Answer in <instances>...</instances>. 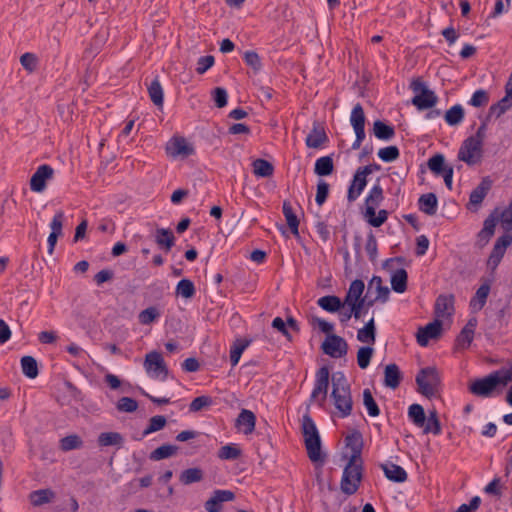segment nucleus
Listing matches in <instances>:
<instances>
[{"label": "nucleus", "instance_id": "obj_51", "mask_svg": "<svg viewBox=\"0 0 512 512\" xmlns=\"http://www.w3.org/2000/svg\"><path fill=\"white\" fill-rule=\"evenodd\" d=\"M202 478L203 472L199 468H190L184 470L180 475V481L185 485L199 482Z\"/></svg>", "mask_w": 512, "mask_h": 512}, {"label": "nucleus", "instance_id": "obj_29", "mask_svg": "<svg viewBox=\"0 0 512 512\" xmlns=\"http://www.w3.org/2000/svg\"><path fill=\"white\" fill-rule=\"evenodd\" d=\"M326 140L327 136L324 129L319 125H314L306 137V145L310 148H319Z\"/></svg>", "mask_w": 512, "mask_h": 512}, {"label": "nucleus", "instance_id": "obj_28", "mask_svg": "<svg viewBox=\"0 0 512 512\" xmlns=\"http://www.w3.org/2000/svg\"><path fill=\"white\" fill-rule=\"evenodd\" d=\"M496 226L495 214L485 220L482 230L478 233L477 243L480 247L485 246L494 234Z\"/></svg>", "mask_w": 512, "mask_h": 512}, {"label": "nucleus", "instance_id": "obj_16", "mask_svg": "<svg viewBox=\"0 0 512 512\" xmlns=\"http://www.w3.org/2000/svg\"><path fill=\"white\" fill-rule=\"evenodd\" d=\"M372 173L371 166L359 168L354 174L351 185L348 189V201L354 202L362 193L367 184V176Z\"/></svg>", "mask_w": 512, "mask_h": 512}, {"label": "nucleus", "instance_id": "obj_56", "mask_svg": "<svg viewBox=\"0 0 512 512\" xmlns=\"http://www.w3.org/2000/svg\"><path fill=\"white\" fill-rule=\"evenodd\" d=\"M176 451H177V447H175V446L162 445V446L158 447L157 449H155L151 453L150 458L152 460L158 461V460L173 456L176 453Z\"/></svg>", "mask_w": 512, "mask_h": 512}, {"label": "nucleus", "instance_id": "obj_44", "mask_svg": "<svg viewBox=\"0 0 512 512\" xmlns=\"http://www.w3.org/2000/svg\"><path fill=\"white\" fill-rule=\"evenodd\" d=\"M241 449L236 444H227L218 451V457L223 460H234L241 456Z\"/></svg>", "mask_w": 512, "mask_h": 512}, {"label": "nucleus", "instance_id": "obj_62", "mask_svg": "<svg viewBox=\"0 0 512 512\" xmlns=\"http://www.w3.org/2000/svg\"><path fill=\"white\" fill-rule=\"evenodd\" d=\"M488 94L486 91L480 89L473 93L469 103L474 107H481L488 103Z\"/></svg>", "mask_w": 512, "mask_h": 512}, {"label": "nucleus", "instance_id": "obj_27", "mask_svg": "<svg viewBox=\"0 0 512 512\" xmlns=\"http://www.w3.org/2000/svg\"><path fill=\"white\" fill-rule=\"evenodd\" d=\"M357 340L373 345L376 341V327L375 320L371 318L363 328L359 329L357 332Z\"/></svg>", "mask_w": 512, "mask_h": 512}, {"label": "nucleus", "instance_id": "obj_10", "mask_svg": "<svg viewBox=\"0 0 512 512\" xmlns=\"http://www.w3.org/2000/svg\"><path fill=\"white\" fill-rule=\"evenodd\" d=\"M419 392L427 397L436 394L439 385L438 373L434 368L422 369L416 377Z\"/></svg>", "mask_w": 512, "mask_h": 512}, {"label": "nucleus", "instance_id": "obj_48", "mask_svg": "<svg viewBox=\"0 0 512 512\" xmlns=\"http://www.w3.org/2000/svg\"><path fill=\"white\" fill-rule=\"evenodd\" d=\"M253 172L259 177H269L273 174V166L266 160L257 159L253 162Z\"/></svg>", "mask_w": 512, "mask_h": 512}, {"label": "nucleus", "instance_id": "obj_49", "mask_svg": "<svg viewBox=\"0 0 512 512\" xmlns=\"http://www.w3.org/2000/svg\"><path fill=\"white\" fill-rule=\"evenodd\" d=\"M422 428L424 433L440 434L441 426L435 411L430 412L428 417L425 418V424Z\"/></svg>", "mask_w": 512, "mask_h": 512}, {"label": "nucleus", "instance_id": "obj_5", "mask_svg": "<svg viewBox=\"0 0 512 512\" xmlns=\"http://www.w3.org/2000/svg\"><path fill=\"white\" fill-rule=\"evenodd\" d=\"M484 137L485 126H480L473 136L463 141L458 151V159L470 166L480 163L483 156Z\"/></svg>", "mask_w": 512, "mask_h": 512}, {"label": "nucleus", "instance_id": "obj_25", "mask_svg": "<svg viewBox=\"0 0 512 512\" xmlns=\"http://www.w3.org/2000/svg\"><path fill=\"white\" fill-rule=\"evenodd\" d=\"M317 304L323 310L329 313H338V319L340 320V314L343 310L342 300L334 295L323 296L317 300Z\"/></svg>", "mask_w": 512, "mask_h": 512}, {"label": "nucleus", "instance_id": "obj_18", "mask_svg": "<svg viewBox=\"0 0 512 512\" xmlns=\"http://www.w3.org/2000/svg\"><path fill=\"white\" fill-rule=\"evenodd\" d=\"M444 326L446 325L443 324L442 320L435 319L426 326L419 328L416 335L418 344L425 347L430 340L439 338Z\"/></svg>", "mask_w": 512, "mask_h": 512}, {"label": "nucleus", "instance_id": "obj_43", "mask_svg": "<svg viewBox=\"0 0 512 512\" xmlns=\"http://www.w3.org/2000/svg\"><path fill=\"white\" fill-rule=\"evenodd\" d=\"M374 135L381 140H390L395 132L393 127L386 125L381 121H375L373 125Z\"/></svg>", "mask_w": 512, "mask_h": 512}, {"label": "nucleus", "instance_id": "obj_24", "mask_svg": "<svg viewBox=\"0 0 512 512\" xmlns=\"http://www.w3.org/2000/svg\"><path fill=\"white\" fill-rule=\"evenodd\" d=\"M368 292L374 294L375 302L385 303L389 299L390 290L383 285V281L379 276H373L368 284Z\"/></svg>", "mask_w": 512, "mask_h": 512}, {"label": "nucleus", "instance_id": "obj_52", "mask_svg": "<svg viewBox=\"0 0 512 512\" xmlns=\"http://www.w3.org/2000/svg\"><path fill=\"white\" fill-rule=\"evenodd\" d=\"M82 445V439L76 434L68 435L60 440V448L63 451L79 449Z\"/></svg>", "mask_w": 512, "mask_h": 512}, {"label": "nucleus", "instance_id": "obj_1", "mask_svg": "<svg viewBox=\"0 0 512 512\" xmlns=\"http://www.w3.org/2000/svg\"><path fill=\"white\" fill-rule=\"evenodd\" d=\"M364 282L362 280H354L351 282L349 289L342 301L343 310L340 314V322L345 324L352 317L360 319L364 313L365 299L363 298Z\"/></svg>", "mask_w": 512, "mask_h": 512}, {"label": "nucleus", "instance_id": "obj_3", "mask_svg": "<svg viewBox=\"0 0 512 512\" xmlns=\"http://www.w3.org/2000/svg\"><path fill=\"white\" fill-rule=\"evenodd\" d=\"M330 398L340 417H347L351 414L353 402L350 388L342 373L334 374L332 377V392Z\"/></svg>", "mask_w": 512, "mask_h": 512}, {"label": "nucleus", "instance_id": "obj_47", "mask_svg": "<svg viewBox=\"0 0 512 512\" xmlns=\"http://www.w3.org/2000/svg\"><path fill=\"white\" fill-rule=\"evenodd\" d=\"M148 92L151 101L156 106L163 105V89L158 79H154L148 87Z\"/></svg>", "mask_w": 512, "mask_h": 512}, {"label": "nucleus", "instance_id": "obj_64", "mask_svg": "<svg viewBox=\"0 0 512 512\" xmlns=\"http://www.w3.org/2000/svg\"><path fill=\"white\" fill-rule=\"evenodd\" d=\"M137 407V402L130 397H122L117 403L118 410L123 412H134Z\"/></svg>", "mask_w": 512, "mask_h": 512}, {"label": "nucleus", "instance_id": "obj_45", "mask_svg": "<svg viewBox=\"0 0 512 512\" xmlns=\"http://www.w3.org/2000/svg\"><path fill=\"white\" fill-rule=\"evenodd\" d=\"M283 214L285 216L286 222H287L289 228L291 229L292 233L297 236L299 233L298 232L299 221L297 219V216L293 212V209H292L290 203L284 202Z\"/></svg>", "mask_w": 512, "mask_h": 512}, {"label": "nucleus", "instance_id": "obj_57", "mask_svg": "<svg viewBox=\"0 0 512 512\" xmlns=\"http://www.w3.org/2000/svg\"><path fill=\"white\" fill-rule=\"evenodd\" d=\"M166 418L161 415L153 416L149 420V425L147 428L143 431V436H147L151 433L157 432L161 429H163L166 425Z\"/></svg>", "mask_w": 512, "mask_h": 512}, {"label": "nucleus", "instance_id": "obj_6", "mask_svg": "<svg viewBox=\"0 0 512 512\" xmlns=\"http://www.w3.org/2000/svg\"><path fill=\"white\" fill-rule=\"evenodd\" d=\"M302 433L309 459L313 463H323L324 455L321 451V439L313 420L304 415L302 418Z\"/></svg>", "mask_w": 512, "mask_h": 512}, {"label": "nucleus", "instance_id": "obj_42", "mask_svg": "<svg viewBox=\"0 0 512 512\" xmlns=\"http://www.w3.org/2000/svg\"><path fill=\"white\" fill-rule=\"evenodd\" d=\"M408 416L416 426H424L426 415L421 405L412 404L408 409Z\"/></svg>", "mask_w": 512, "mask_h": 512}, {"label": "nucleus", "instance_id": "obj_8", "mask_svg": "<svg viewBox=\"0 0 512 512\" xmlns=\"http://www.w3.org/2000/svg\"><path fill=\"white\" fill-rule=\"evenodd\" d=\"M166 154L174 160H185L194 155L195 148L192 143L183 137H172L166 144Z\"/></svg>", "mask_w": 512, "mask_h": 512}, {"label": "nucleus", "instance_id": "obj_31", "mask_svg": "<svg viewBox=\"0 0 512 512\" xmlns=\"http://www.w3.org/2000/svg\"><path fill=\"white\" fill-rule=\"evenodd\" d=\"M97 441L101 447L120 446L123 443V436L118 432H103L99 434Z\"/></svg>", "mask_w": 512, "mask_h": 512}, {"label": "nucleus", "instance_id": "obj_37", "mask_svg": "<svg viewBox=\"0 0 512 512\" xmlns=\"http://www.w3.org/2000/svg\"><path fill=\"white\" fill-rule=\"evenodd\" d=\"M55 497V493L50 489H40L30 494V501L34 506H40L51 502Z\"/></svg>", "mask_w": 512, "mask_h": 512}, {"label": "nucleus", "instance_id": "obj_34", "mask_svg": "<svg viewBox=\"0 0 512 512\" xmlns=\"http://www.w3.org/2000/svg\"><path fill=\"white\" fill-rule=\"evenodd\" d=\"M420 210L428 215H434L437 211V198L435 194L428 193L419 199Z\"/></svg>", "mask_w": 512, "mask_h": 512}, {"label": "nucleus", "instance_id": "obj_26", "mask_svg": "<svg viewBox=\"0 0 512 512\" xmlns=\"http://www.w3.org/2000/svg\"><path fill=\"white\" fill-rule=\"evenodd\" d=\"M385 476L394 482H404L407 479L406 471L399 465L388 462L381 465Z\"/></svg>", "mask_w": 512, "mask_h": 512}, {"label": "nucleus", "instance_id": "obj_41", "mask_svg": "<svg viewBox=\"0 0 512 512\" xmlns=\"http://www.w3.org/2000/svg\"><path fill=\"white\" fill-rule=\"evenodd\" d=\"M490 188V184L486 181L481 182L472 192L470 195V201L469 204L473 206L479 205L485 196L487 195V192Z\"/></svg>", "mask_w": 512, "mask_h": 512}, {"label": "nucleus", "instance_id": "obj_17", "mask_svg": "<svg viewBox=\"0 0 512 512\" xmlns=\"http://www.w3.org/2000/svg\"><path fill=\"white\" fill-rule=\"evenodd\" d=\"M512 243V234L511 233H505L503 236H501L495 243L493 250L487 260V267L494 271L499 263L501 262L506 249L511 245Z\"/></svg>", "mask_w": 512, "mask_h": 512}, {"label": "nucleus", "instance_id": "obj_22", "mask_svg": "<svg viewBox=\"0 0 512 512\" xmlns=\"http://www.w3.org/2000/svg\"><path fill=\"white\" fill-rule=\"evenodd\" d=\"M234 493L230 490H215L212 496L205 502V509L208 512H220L222 504L234 499Z\"/></svg>", "mask_w": 512, "mask_h": 512}, {"label": "nucleus", "instance_id": "obj_54", "mask_svg": "<svg viewBox=\"0 0 512 512\" xmlns=\"http://www.w3.org/2000/svg\"><path fill=\"white\" fill-rule=\"evenodd\" d=\"M363 403L371 417H376L379 415L380 410L369 389H365L363 391Z\"/></svg>", "mask_w": 512, "mask_h": 512}, {"label": "nucleus", "instance_id": "obj_39", "mask_svg": "<svg viewBox=\"0 0 512 512\" xmlns=\"http://www.w3.org/2000/svg\"><path fill=\"white\" fill-rule=\"evenodd\" d=\"M464 118V110L461 105H454L446 111L444 119L450 126L458 125Z\"/></svg>", "mask_w": 512, "mask_h": 512}, {"label": "nucleus", "instance_id": "obj_36", "mask_svg": "<svg viewBox=\"0 0 512 512\" xmlns=\"http://www.w3.org/2000/svg\"><path fill=\"white\" fill-rule=\"evenodd\" d=\"M391 286L397 293L405 292L407 288V272L404 269H398L392 274Z\"/></svg>", "mask_w": 512, "mask_h": 512}, {"label": "nucleus", "instance_id": "obj_20", "mask_svg": "<svg viewBox=\"0 0 512 512\" xmlns=\"http://www.w3.org/2000/svg\"><path fill=\"white\" fill-rule=\"evenodd\" d=\"M477 319L472 317L468 320L466 325L462 328L459 335L455 340L454 348L456 351H463L470 347L477 327Z\"/></svg>", "mask_w": 512, "mask_h": 512}, {"label": "nucleus", "instance_id": "obj_35", "mask_svg": "<svg viewBox=\"0 0 512 512\" xmlns=\"http://www.w3.org/2000/svg\"><path fill=\"white\" fill-rule=\"evenodd\" d=\"M346 447L351 450V455L349 459H354L357 456L359 461L361 460V436L359 433H352L345 438Z\"/></svg>", "mask_w": 512, "mask_h": 512}, {"label": "nucleus", "instance_id": "obj_19", "mask_svg": "<svg viewBox=\"0 0 512 512\" xmlns=\"http://www.w3.org/2000/svg\"><path fill=\"white\" fill-rule=\"evenodd\" d=\"M54 170L51 166L43 164L37 168L30 179V188L33 192L41 193L46 188L47 181L51 180Z\"/></svg>", "mask_w": 512, "mask_h": 512}, {"label": "nucleus", "instance_id": "obj_61", "mask_svg": "<svg viewBox=\"0 0 512 512\" xmlns=\"http://www.w3.org/2000/svg\"><path fill=\"white\" fill-rule=\"evenodd\" d=\"M244 61L255 72H258L261 69L262 64H261L260 57L254 51H246L244 53Z\"/></svg>", "mask_w": 512, "mask_h": 512}, {"label": "nucleus", "instance_id": "obj_38", "mask_svg": "<svg viewBox=\"0 0 512 512\" xmlns=\"http://www.w3.org/2000/svg\"><path fill=\"white\" fill-rule=\"evenodd\" d=\"M250 341L245 339H237L230 349V362L235 367L241 358L244 350L249 346Z\"/></svg>", "mask_w": 512, "mask_h": 512}, {"label": "nucleus", "instance_id": "obj_59", "mask_svg": "<svg viewBox=\"0 0 512 512\" xmlns=\"http://www.w3.org/2000/svg\"><path fill=\"white\" fill-rule=\"evenodd\" d=\"M378 157L384 162H392L399 157V150L396 146H388L378 151Z\"/></svg>", "mask_w": 512, "mask_h": 512}, {"label": "nucleus", "instance_id": "obj_9", "mask_svg": "<svg viewBox=\"0 0 512 512\" xmlns=\"http://www.w3.org/2000/svg\"><path fill=\"white\" fill-rule=\"evenodd\" d=\"M411 87L414 93L412 103L418 109H429L432 108L437 103L438 98L435 95V93L428 89L427 86L422 81H413Z\"/></svg>", "mask_w": 512, "mask_h": 512}, {"label": "nucleus", "instance_id": "obj_33", "mask_svg": "<svg viewBox=\"0 0 512 512\" xmlns=\"http://www.w3.org/2000/svg\"><path fill=\"white\" fill-rule=\"evenodd\" d=\"M160 316L161 310L156 306H150L139 313L138 321L142 325H150L158 321Z\"/></svg>", "mask_w": 512, "mask_h": 512}, {"label": "nucleus", "instance_id": "obj_7", "mask_svg": "<svg viewBox=\"0 0 512 512\" xmlns=\"http://www.w3.org/2000/svg\"><path fill=\"white\" fill-rule=\"evenodd\" d=\"M362 478V461L357 459H349L348 464L344 468L341 479V490L347 495L354 494L360 484Z\"/></svg>", "mask_w": 512, "mask_h": 512}, {"label": "nucleus", "instance_id": "obj_12", "mask_svg": "<svg viewBox=\"0 0 512 512\" xmlns=\"http://www.w3.org/2000/svg\"><path fill=\"white\" fill-rule=\"evenodd\" d=\"M329 386V370L327 367L320 368L315 377V384L312 390L310 401L323 406L327 398Z\"/></svg>", "mask_w": 512, "mask_h": 512}, {"label": "nucleus", "instance_id": "obj_55", "mask_svg": "<svg viewBox=\"0 0 512 512\" xmlns=\"http://www.w3.org/2000/svg\"><path fill=\"white\" fill-rule=\"evenodd\" d=\"M373 353L374 349L372 347L367 346L359 348L357 352V363L361 369H366L369 366Z\"/></svg>", "mask_w": 512, "mask_h": 512}, {"label": "nucleus", "instance_id": "obj_40", "mask_svg": "<svg viewBox=\"0 0 512 512\" xmlns=\"http://www.w3.org/2000/svg\"><path fill=\"white\" fill-rule=\"evenodd\" d=\"M195 286L189 279H182L176 286V295L185 299H190L195 295Z\"/></svg>", "mask_w": 512, "mask_h": 512}, {"label": "nucleus", "instance_id": "obj_32", "mask_svg": "<svg viewBox=\"0 0 512 512\" xmlns=\"http://www.w3.org/2000/svg\"><path fill=\"white\" fill-rule=\"evenodd\" d=\"M334 164L330 156H323L316 160L314 172L318 176H327L333 172Z\"/></svg>", "mask_w": 512, "mask_h": 512}, {"label": "nucleus", "instance_id": "obj_15", "mask_svg": "<svg viewBox=\"0 0 512 512\" xmlns=\"http://www.w3.org/2000/svg\"><path fill=\"white\" fill-rule=\"evenodd\" d=\"M454 313V297L452 295H440L435 302V319L443 321L447 327L451 324Z\"/></svg>", "mask_w": 512, "mask_h": 512}, {"label": "nucleus", "instance_id": "obj_63", "mask_svg": "<svg viewBox=\"0 0 512 512\" xmlns=\"http://www.w3.org/2000/svg\"><path fill=\"white\" fill-rule=\"evenodd\" d=\"M329 194V185L325 181H319L317 184V192H316V203L321 206L326 201L327 196Z\"/></svg>", "mask_w": 512, "mask_h": 512}, {"label": "nucleus", "instance_id": "obj_21", "mask_svg": "<svg viewBox=\"0 0 512 512\" xmlns=\"http://www.w3.org/2000/svg\"><path fill=\"white\" fill-rule=\"evenodd\" d=\"M256 415L248 409H242L235 419V429L237 433L245 436L251 435L255 431Z\"/></svg>", "mask_w": 512, "mask_h": 512}, {"label": "nucleus", "instance_id": "obj_53", "mask_svg": "<svg viewBox=\"0 0 512 512\" xmlns=\"http://www.w3.org/2000/svg\"><path fill=\"white\" fill-rule=\"evenodd\" d=\"M428 167L433 173L439 176L443 174L445 169L451 168L450 166L445 165V158L442 154H437L431 157L428 161Z\"/></svg>", "mask_w": 512, "mask_h": 512}, {"label": "nucleus", "instance_id": "obj_30", "mask_svg": "<svg viewBox=\"0 0 512 512\" xmlns=\"http://www.w3.org/2000/svg\"><path fill=\"white\" fill-rule=\"evenodd\" d=\"M400 383V371L396 364H389L384 372V384L387 387L395 389Z\"/></svg>", "mask_w": 512, "mask_h": 512}, {"label": "nucleus", "instance_id": "obj_46", "mask_svg": "<svg viewBox=\"0 0 512 512\" xmlns=\"http://www.w3.org/2000/svg\"><path fill=\"white\" fill-rule=\"evenodd\" d=\"M156 243L169 251L174 245L173 233L168 229H158L156 231Z\"/></svg>", "mask_w": 512, "mask_h": 512}, {"label": "nucleus", "instance_id": "obj_4", "mask_svg": "<svg viewBox=\"0 0 512 512\" xmlns=\"http://www.w3.org/2000/svg\"><path fill=\"white\" fill-rule=\"evenodd\" d=\"M384 199L383 189L379 183H376L369 190L365 198L364 218L373 227H380L388 218L386 210L376 209L380 206Z\"/></svg>", "mask_w": 512, "mask_h": 512}, {"label": "nucleus", "instance_id": "obj_14", "mask_svg": "<svg viewBox=\"0 0 512 512\" xmlns=\"http://www.w3.org/2000/svg\"><path fill=\"white\" fill-rule=\"evenodd\" d=\"M322 350L332 358H341L347 354L348 344L344 338L330 334L322 343Z\"/></svg>", "mask_w": 512, "mask_h": 512}, {"label": "nucleus", "instance_id": "obj_2", "mask_svg": "<svg viewBox=\"0 0 512 512\" xmlns=\"http://www.w3.org/2000/svg\"><path fill=\"white\" fill-rule=\"evenodd\" d=\"M512 381V364L507 368H502L487 377L478 379L471 383L470 391L481 397H488L498 387H505Z\"/></svg>", "mask_w": 512, "mask_h": 512}, {"label": "nucleus", "instance_id": "obj_11", "mask_svg": "<svg viewBox=\"0 0 512 512\" xmlns=\"http://www.w3.org/2000/svg\"><path fill=\"white\" fill-rule=\"evenodd\" d=\"M144 368L149 377L165 380L168 374L163 357L160 353L152 351L145 356Z\"/></svg>", "mask_w": 512, "mask_h": 512}, {"label": "nucleus", "instance_id": "obj_23", "mask_svg": "<svg viewBox=\"0 0 512 512\" xmlns=\"http://www.w3.org/2000/svg\"><path fill=\"white\" fill-rule=\"evenodd\" d=\"M492 279H485L481 286L477 289L475 295L470 300V308L473 312H479L486 304V300L490 293Z\"/></svg>", "mask_w": 512, "mask_h": 512}, {"label": "nucleus", "instance_id": "obj_50", "mask_svg": "<svg viewBox=\"0 0 512 512\" xmlns=\"http://www.w3.org/2000/svg\"><path fill=\"white\" fill-rule=\"evenodd\" d=\"M21 367L24 375L29 378H35L38 375V367L36 360L31 356H24L21 359Z\"/></svg>", "mask_w": 512, "mask_h": 512}, {"label": "nucleus", "instance_id": "obj_58", "mask_svg": "<svg viewBox=\"0 0 512 512\" xmlns=\"http://www.w3.org/2000/svg\"><path fill=\"white\" fill-rule=\"evenodd\" d=\"M495 218L496 223L499 222L502 229L506 233H510L512 229V204L508 208L503 210L499 217L495 216Z\"/></svg>", "mask_w": 512, "mask_h": 512}, {"label": "nucleus", "instance_id": "obj_13", "mask_svg": "<svg viewBox=\"0 0 512 512\" xmlns=\"http://www.w3.org/2000/svg\"><path fill=\"white\" fill-rule=\"evenodd\" d=\"M350 123L356 134V139L352 145V148L359 149L365 138V115L360 104H356L352 109Z\"/></svg>", "mask_w": 512, "mask_h": 512}, {"label": "nucleus", "instance_id": "obj_60", "mask_svg": "<svg viewBox=\"0 0 512 512\" xmlns=\"http://www.w3.org/2000/svg\"><path fill=\"white\" fill-rule=\"evenodd\" d=\"M212 399L209 396H199L196 397L189 406L191 412H198L204 408H207L212 405Z\"/></svg>", "mask_w": 512, "mask_h": 512}]
</instances>
